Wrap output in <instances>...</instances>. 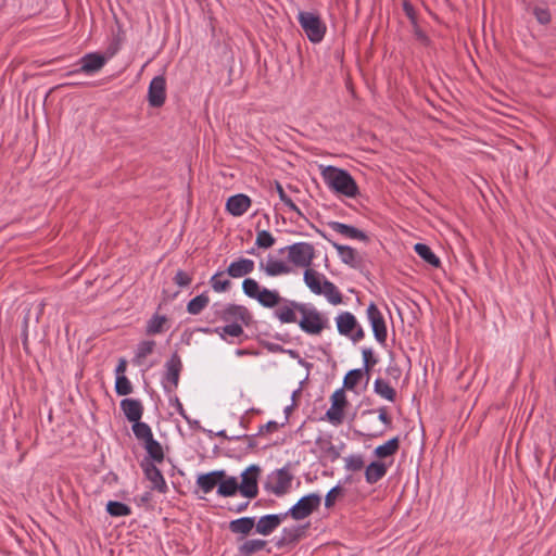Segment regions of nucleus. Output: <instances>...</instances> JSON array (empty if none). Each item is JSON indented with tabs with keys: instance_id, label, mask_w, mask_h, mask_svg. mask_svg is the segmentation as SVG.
Instances as JSON below:
<instances>
[{
	"instance_id": "obj_1",
	"label": "nucleus",
	"mask_w": 556,
	"mask_h": 556,
	"mask_svg": "<svg viewBox=\"0 0 556 556\" xmlns=\"http://www.w3.org/2000/svg\"><path fill=\"white\" fill-rule=\"evenodd\" d=\"M320 174L324 182L333 192L348 198L358 194L357 184L348 170L329 165L323 167Z\"/></svg>"
},
{
	"instance_id": "obj_2",
	"label": "nucleus",
	"mask_w": 556,
	"mask_h": 556,
	"mask_svg": "<svg viewBox=\"0 0 556 556\" xmlns=\"http://www.w3.org/2000/svg\"><path fill=\"white\" fill-rule=\"evenodd\" d=\"M243 293L265 308H275L280 304L282 296L276 289L262 288L253 278H245L242 282Z\"/></svg>"
},
{
	"instance_id": "obj_3",
	"label": "nucleus",
	"mask_w": 556,
	"mask_h": 556,
	"mask_svg": "<svg viewBox=\"0 0 556 556\" xmlns=\"http://www.w3.org/2000/svg\"><path fill=\"white\" fill-rule=\"evenodd\" d=\"M300 315L298 325L308 336H319L324 330L330 328L329 318L311 304L305 303V308Z\"/></svg>"
},
{
	"instance_id": "obj_4",
	"label": "nucleus",
	"mask_w": 556,
	"mask_h": 556,
	"mask_svg": "<svg viewBox=\"0 0 556 556\" xmlns=\"http://www.w3.org/2000/svg\"><path fill=\"white\" fill-rule=\"evenodd\" d=\"M298 22L311 42L319 43L323 41L327 26L319 14L309 11H300L298 13Z\"/></svg>"
},
{
	"instance_id": "obj_5",
	"label": "nucleus",
	"mask_w": 556,
	"mask_h": 556,
	"mask_svg": "<svg viewBox=\"0 0 556 556\" xmlns=\"http://www.w3.org/2000/svg\"><path fill=\"white\" fill-rule=\"evenodd\" d=\"M280 253L288 252V261L296 267L308 268L315 256L313 244L308 242H296L281 248Z\"/></svg>"
},
{
	"instance_id": "obj_6",
	"label": "nucleus",
	"mask_w": 556,
	"mask_h": 556,
	"mask_svg": "<svg viewBox=\"0 0 556 556\" xmlns=\"http://www.w3.org/2000/svg\"><path fill=\"white\" fill-rule=\"evenodd\" d=\"M337 330L341 336L358 342L364 339L365 331L351 312H341L336 317Z\"/></svg>"
},
{
	"instance_id": "obj_7",
	"label": "nucleus",
	"mask_w": 556,
	"mask_h": 556,
	"mask_svg": "<svg viewBox=\"0 0 556 556\" xmlns=\"http://www.w3.org/2000/svg\"><path fill=\"white\" fill-rule=\"evenodd\" d=\"M321 504V496L317 493H309L302 496L293 506L286 513V517H291L294 520H302L311 516L319 508Z\"/></svg>"
},
{
	"instance_id": "obj_8",
	"label": "nucleus",
	"mask_w": 556,
	"mask_h": 556,
	"mask_svg": "<svg viewBox=\"0 0 556 556\" xmlns=\"http://www.w3.org/2000/svg\"><path fill=\"white\" fill-rule=\"evenodd\" d=\"M181 369L182 363L180 356L177 353L172 354V356L165 363V372L162 378V387L165 393H175V390L179 383Z\"/></svg>"
},
{
	"instance_id": "obj_9",
	"label": "nucleus",
	"mask_w": 556,
	"mask_h": 556,
	"mask_svg": "<svg viewBox=\"0 0 556 556\" xmlns=\"http://www.w3.org/2000/svg\"><path fill=\"white\" fill-rule=\"evenodd\" d=\"M292 480L291 464L288 463L268 476V489L277 496L283 495L291 488Z\"/></svg>"
},
{
	"instance_id": "obj_10",
	"label": "nucleus",
	"mask_w": 556,
	"mask_h": 556,
	"mask_svg": "<svg viewBox=\"0 0 556 556\" xmlns=\"http://www.w3.org/2000/svg\"><path fill=\"white\" fill-rule=\"evenodd\" d=\"M366 317L370 324L374 338L379 344L384 345L388 337L387 325L381 311L374 302H370L367 306Z\"/></svg>"
},
{
	"instance_id": "obj_11",
	"label": "nucleus",
	"mask_w": 556,
	"mask_h": 556,
	"mask_svg": "<svg viewBox=\"0 0 556 556\" xmlns=\"http://www.w3.org/2000/svg\"><path fill=\"white\" fill-rule=\"evenodd\" d=\"M303 308H305V303L282 298L280 304L275 307L273 315L281 324H294L298 323L296 314H301Z\"/></svg>"
},
{
	"instance_id": "obj_12",
	"label": "nucleus",
	"mask_w": 556,
	"mask_h": 556,
	"mask_svg": "<svg viewBox=\"0 0 556 556\" xmlns=\"http://www.w3.org/2000/svg\"><path fill=\"white\" fill-rule=\"evenodd\" d=\"M260 468L256 465H251L241 473V482L238 483L239 492L248 498H253L258 493V479Z\"/></svg>"
},
{
	"instance_id": "obj_13",
	"label": "nucleus",
	"mask_w": 556,
	"mask_h": 556,
	"mask_svg": "<svg viewBox=\"0 0 556 556\" xmlns=\"http://www.w3.org/2000/svg\"><path fill=\"white\" fill-rule=\"evenodd\" d=\"M346 396L343 389H338L331 395V407L326 412L327 420L333 426H339L343 422V408L346 405Z\"/></svg>"
},
{
	"instance_id": "obj_14",
	"label": "nucleus",
	"mask_w": 556,
	"mask_h": 556,
	"mask_svg": "<svg viewBox=\"0 0 556 556\" xmlns=\"http://www.w3.org/2000/svg\"><path fill=\"white\" fill-rule=\"evenodd\" d=\"M166 100V80L160 75L152 78L148 88V102L152 108H161Z\"/></svg>"
},
{
	"instance_id": "obj_15",
	"label": "nucleus",
	"mask_w": 556,
	"mask_h": 556,
	"mask_svg": "<svg viewBox=\"0 0 556 556\" xmlns=\"http://www.w3.org/2000/svg\"><path fill=\"white\" fill-rule=\"evenodd\" d=\"M108 58L97 52H90L85 54L80 60V67L75 73H84L86 75H93L101 71L106 64Z\"/></svg>"
},
{
	"instance_id": "obj_16",
	"label": "nucleus",
	"mask_w": 556,
	"mask_h": 556,
	"mask_svg": "<svg viewBox=\"0 0 556 556\" xmlns=\"http://www.w3.org/2000/svg\"><path fill=\"white\" fill-rule=\"evenodd\" d=\"M141 467H142L146 478L151 482L152 490H155L163 494L168 491L166 481H165L161 470L155 466V464L148 463L147 459H144L141 463Z\"/></svg>"
},
{
	"instance_id": "obj_17",
	"label": "nucleus",
	"mask_w": 556,
	"mask_h": 556,
	"mask_svg": "<svg viewBox=\"0 0 556 556\" xmlns=\"http://www.w3.org/2000/svg\"><path fill=\"white\" fill-rule=\"evenodd\" d=\"M222 319L227 323H241L248 326L252 320V316L245 306L238 304H228L223 309Z\"/></svg>"
},
{
	"instance_id": "obj_18",
	"label": "nucleus",
	"mask_w": 556,
	"mask_h": 556,
	"mask_svg": "<svg viewBox=\"0 0 556 556\" xmlns=\"http://www.w3.org/2000/svg\"><path fill=\"white\" fill-rule=\"evenodd\" d=\"M286 518L285 513L264 515L255 520V532L264 536L270 535Z\"/></svg>"
},
{
	"instance_id": "obj_19",
	"label": "nucleus",
	"mask_w": 556,
	"mask_h": 556,
	"mask_svg": "<svg viewBox=\"0 0 556 556\" xmlns=\"http://www.w3.org/2000/svg\"><path fill=\"white\" fill-rule=\"evenodd\" d=\"M258 269L264 271L268 277L288 275L292 271V267L288 263L277 260L271 255L267 257L266 262H260Z\"/></svg>"
},
{
	"instance_id": "obj_20",
	"label": "nucleus",
	"mask_w": 556,
	"mask_h": 556,
	"mask_svg": "<svg viewBox=\"0 0 556 556\" xmlns=\"http://www.w3.org/2000/svg\"><path fill=\"white\" fill-rule=\"evenodd\" d=\"M255 517H241L229 521V531L237 535V542H241L248 538L251 531L255 528Z\"/></svg>"
},
{
	"instance_id": "obj_21",
	"label": "nucleus",
	"mask_w": 556,
	"mask_h": 556,
	"mask_svg": "<svg viewBox=\"0 0 556 556\" xmlns=\"http://www.w3.org/2000/svg\"><path fill=\"white\" fill-rule=\"evenodd\" d=\"M324 237L330 242L326 236ZM331 244L337 250L338 256L342 263L351 268H358L361 266L362 258L355 249L350 245H343L332 241Z\"/></svg>"
},
{
	"instance_id": "obj_22",
	"label": "nucleus",
	"mask_w": 556,
	"mask_h": 556,
	"mask_svg": "<svg viewBox=\"0 0 556 556\" xmlns=\"http://www.w3.org/2000/svg\"><path fill=\"white\" fill-rule=\"evenodd\" d=\"M251 206V199L243 193L231 195L226 202V210L232 216H242Z\"/></svg>"
},
{
	"instance_id": "obj_23",
	"label": "nucleus",
	"mask_w": 556,
	"mask_h": 556,
	"mask_svg": "<svg viewBox=\"0 0 556 556\" xmlns=\"http://www.w3.org/2000/svg\"><path fill=\"white\" fill-rule=\"evenodd\" d=\"M328 227L334 232L348 239H354L359 241L368 240V236L363 230L341 222H329Z\"/></svg>"
},
{
	"instance_id": "obj_24",
	"label": "nucleus",
	"mask_w": 556,
	"mask_h": 556,
	"mask_svg": "<svg viewBox=\"0 0 556 556\" xmlns=\"http://www.w3.org/2000/svg\"><path fill=\"white\" fill-rule=\"evenodd\" d=\"M267 549V541L263 539H245L239 542L236 556H254Z\"/></svg>"
},
{
	"instance_id": "obj_25",
	"label": "nucleus",
	"mask_w": 556,
	"mask_h": 556,
	"mask_svg": "<svg viewBox=\"0 0 556 556\" xmlns=\"http://www.w3.org/2000/svg\"><path fill=\"white\" fill-rule=\"evenodd\" d=\"M121 409L130 422L141 420L142 418L143 405L140 400L126 397L121 401Z\"/></svg>"
},
{
	"instance_id": "obj_26",
	"label": "nucleus",
	"mask_w": 556,
	"mask_h": 556,
	"mask_svg": "<svg viewBox=\"0 0 556 556\" xmlns=\"http://www.w3.org/2000/svg\"><path fill=\"white\" fill-rule=\"evenodd\" d=\"M315 445L320 452L323 457L328 458L331 462L337 460L341 455V450L344 444L342 443L340 446H337L332 443L331 438H318L315 441Z\"/></svg>"
},
{
	"instance_id": "obj_27",
	"label": "nucleus",
	"mask_w": 556,
	"mask_h": 556,
	"mask_svg": "<svg viewBox=\"0 0 556 556\" xmlns=\"http://www.w3.org/2000/svg\"><path fill=\"white\" fill-rule=\"evenodd\" d=\"M255 264L253 260L241 257L229 264L226 273L231 278H241L254 270Z\"/></svg>"
},
{
	"instance_id": "obj_28",
	"label": "nucleus",
	"mask_w": 556,
	"mask_h": 556,
	"mask_svg": "<svg viewBox=\"0 0 556 556\" xmlns=\"http://www.w3.org/2000/svg\"><path fill=\"white\" fill-rule=\"evenodd\" d=\"M224 477V470H215L208 473L200 475L198 477L197 484L203 491V493L207 494L213 491L216 485H218L219 480Z\"/></svg>"
},
{
	"instance_id": "obj_29",
	"label": "nucleus",
	"mask_w": 556,
	"mask_h": 556,
	"mask_svg": "<svg viewBox=\"0 0 556 556\" xmlns=\"http://www.w3.org/2000/svg\"><path fill=\"white\" fill-rule=\"evenodd\" d=\"M324 279H326L324 275H321L318 271L311 269V268H306L304 271V275H303V280H304L306 287L314 294H317V295H320L323 292L321 288H323Z\"/></svg>"
},
{
	"instance_id": "obj_30",
	"label": "nucleus",
	"mask_w": 556,
	"mask_h": 556,
	"mask_svg": "<svg viewBox=\"0 0 556 556\" xmlns=\"http://www.w3.org/2000/svg\"><path fill=\"white\" fill-rule=\"evenodd\" d=\"M388 471L386 464L381 462H371L365 468V480L368 484H375L381 480Z\"/></svg>"
},
{
	"instance_id": "obj_31",
	"label": "nucleus",
	"mask_w": 556,
	"mask_h": 556,
	"mask_svg": "<svg viewBox=\"0 0 556 556\" xmlns=\"http://www.w3.org/2000/svg\"><path fill=\"white\" fill-rule=\"evenodd\" d=\"M143 446L147 451V457L144 459H147L148 463L160 464L164 460L163 447L154 437L143 443Z\"/></svg>"
},
{
	"instance_id": "obj_32",
	"label": "nucleus",
	"mask_w": 556,
	"mask_h": 556,
	"mask_svg": "<svg viewBox=\"0 0 556 556\" xmlns=\"http://www.w3.org/2000/svg\"><path fill=\"white\" fill-rule=\"evenodd\" d=\"M305 532L303 526H290L285 527L280 532V539L278 545H287L298 542Z\"/></svg>"
},
{
	"instance_id": "obj_33",
	"label": "nucleus",
	"mask_w": 556,
	"mask_h": 556,
	"mask_svg": "<svg viewBox=\"0 0 556 556\" xmlns=\"http://www.w3.org/2000/svg\"><path fill=\"white\" fill-rule=\"evenodd\" d=\"M167 324V317L160 314H154L147 321L146 325V333L149 336L159 334L165 331V326Z\"/></svg>"
},
{
	"instance_id": "obj_34",
	"label": "nucleus",
	"mask_w": 556,
	"mask_h": 556,
	"mask_svg": "<svg viewBox=\"0 0 556 556\" xmlns=\"http://www.w3.org/2000/svg\"><path fill=\"white\" fill-rule=\"evenodd\" d=\"M374 391L380 397L393 402L396 396L395 390L389 384L388 381L377 378L374 382Z\"/></svg>"
},
{
	"instance_id": "obj_35",
	"label": "nucleus",
	"mask_w": 556,
	"mask_h": 556,
	"mask_svg": "<svg viewBox=\"0 0 556 556\" xmlns=\"http://www.w3.org/2000/svg\"><path fill=\"white\" fill-rule=\"evenodd\" d=\"M321 289V294L326 296L330 304L338 305L342 302V294L333 282L328 279H324Z\"/></svg>"
},
{
	"instance_id": "obj_36",
	"label": "nucleus",
	"mask_w": 556,
	"mask_h": 556,
	"mask_svg": "<svg viewBox=\"0 0 556 556\" xmlns=\"http://www.w3.org/2000/svg\"><path fill=\"white\" fill-rule=\"evenodd\" d=\"M400 447L399 438H392L388 440L386 443L377 446L374 451L375 455L379 458H386L394 455Z\"/></svg>"
},
{
	"instance_id": "obj_37",
	"label": "nucleus",
	"mask_w": 556,
	"mask_h": 556,
	"mask_svg": "<svg viewBox=\"0 0 556 556\" xmlns=\"http://www.w3.org/2000/svg\"><path fill=\"white\" fill-rule=\"evenodd\" d=\"M414 250L417 253V255L429 265L434 267H438L440 265V258L432 252L429 245L425 243H416Z\"/></svg>"
},
{
	"instance_id": "obj_38",
	"label": "nucleus",
	"mask_w": 556,
	"mask_h": 556,
	"mask_svg": "<svg viewBox=\"0 0 556 556\" xmlns=\"http://www.w3.org/2000/svg\"><path fill=\"white\" fill-rule=\"evenodd\" d=\"M239 491L238 480L236 477H229L225 480H219L217 494L220 496H232Z\"/></svg>"
},
{
	"instance_id": "obj_39",
	"label": "nucleus",
	"mask_w": 556,
	"mask_h": 556,
	"mask_svg": "<svg viewBox=\"0 0 556 556\" xmlns=\"http://www.w3.org/2000/svg\"><path fill=\"white\" fill-rule=\"evenodd\" d=\"M208 302L210 298L205 293H201L188 302L187 312L191 315H198L207 306Z\"/></svg>"
},
{
	"instance_id": "obj_40",
	"label": "nucleus",
	"mask_w": 556,
	"mask_h": 556,
	"mask_svg": "<svg viewBox=\"0 0 556 556\" xmlns=\"http://www.w3.org/2000/svg\"><path fill=\"white\" fill-rule=\"evenodd\" d=\"M131 428L137 440L141 441L142 443H146L148 440L153 438L151 427L146 422L140 420L134 421Z\"/></svg>"
},
{
	"instance_id": "obj_41",
	"label": "nucleus",
	"mask_w": 556,
	"mask_h": 556,
	"mask_svg": "<svg viewBox=\"0 0 556 556\" xmlns=\"http://www.w3.org/2000/svg\"><path fill=\"white\" fill-rule=\"evenodd\" d=\"M106 511L112 517H126L131 514V508L125 503L110 501L106 504Z\"/></svg>"
},
{
	"instance_id": "obj_42",
	"label": "nucleus",
	"mask_w": 556,
	"mask_h": 556,
	"mask_svg": "<svg viewBox=\"0 0 556 556\" xmlns=\"http://www.w3.org/2000/svg\"><path fill=\"white\" fill-rule=\"evenodd\" d=\"M366 376L362 368L351 369L344 377L343 388L353 390Z\"/></svg>"
},
{
	"instance_id": "obj_43",
	"label": "nucleus",
	"mask_w": 556,
	"mask_h": 556,
	"mask_svg": "<svg viewBox=\"0 0 556 556\" xmlns=\"http://www.w3.org/2000/svg\"><path fill=\"white\" fill-rule=\"evenodd\" d=\"M365 459L362 454H351L344 457V469L346 471L356 472L364 468Z\"/></svg>"
},
{
	"instance_id": "obj_44",
	"label": "nucleus",
	"mask_w": 556,
	"mask_h": 556,
	"mask_svg": "<svg viewBox=\"0 0 556 556\" xmlns=\"http://www.w3.org/2000/svg\"><path fill=\"white\" fill-rule=\"evenodd\" d=\"M224 275H225V271L220 270V271L215 273L211 277L210 283H211L212 289L215 292H218V293L225 292L230 288V280L224 279L223 278Z\"/></svg>"
},
{
	"instance_id": "obj_45",
	"label": "nucleus",
	"mask_w": 556,
	"mask_h": 556,
	"mask_svg": "<svg viewBox=\"0 0 556 556\" xmlns=\"http://www.w3.org/2000/svg\"><path fill=\"white\" fill-rule=\"evenodd\" d=\"M215 331L220 336L222 339L225 340L226 336L240 337L243 333V328L241 324L229 323L228 325L222 328H216Z\"/></svg>"
},
{
	"instance_id": "obj_46",
	"label": "nucleus",
	"mask_w": 556,
	"mask_h": 556,
	"mask_svg": "<svg viewBox=\"0 0 556 556\" xmlns=\"http://www.w3.org/2000/svg\"><path fill=\"white\" fill-rule=\"evenodd\" d=\"M274 236L267 230H260L256 233L255 245L261 249H269L275 244Z\"/></svg>"
},
{
	"instance_id": "obj_47",
	"label": "nucleus",
	"mask_w": 556,
	"mask_h": 556,
	"mask_svg": "<svg viewBox=\"0 0 556 556\" xmlns=\"http://www.w3.org/2000/svg\"><path fill=\"white\" fill-rule=\"evenodd\" d=\"M363 355V367L362 369L366 374V380L369 379V370L371 367H374L377 364V358L372 356V350L370 348H363L362 350Z\"/></svg>"
},
{
	"instance_id": "obj_48",
	"label": "nucleus",
	"mask_w": 556,
	"mask_h": 556,
	"mask_svg": "<svg viewBox=\"0 0 556 556\" xmlns=\"http://www.w3.org/2000/svg\"><path fill=\"white\" fill-rule=\"evenodd\" d=\"M155 346V342L152 340H144L138 343L135 356L137 359H143L150 355Z\"/></svg>"
},
{
	"instance_id": "obj_49",
	"label": "nucleus",
	"mask_w": 556,
	"mask_h": 556,
	"mask_svg": "<svg viewBox=\"0 0 556 556\" xmlns=\"http://www.w3.org/2000/svg\"><path fill=\"white\" fill-rule=\"evenodd\" d=\"M115 392L118 395H128L132 392V386L126 376H119L115 379Z\"/></svg>"
},
{
	"instance_id": "obj_50",
	"label": "nucleus",
	"mask_w": 556,
	"mask_h": 556,
	"mask_svg": "<svg viewBox=\"0 0 556 556\" xmlns=\"http://www.w3.org/2000/svg\"><path fill=\"white\" fill-rule=\"evenodd\" d=\"M533 15L535 16L536 21L542 24L546 25L551 22V12L545 7H535L533 9Z\"/></svg>"
},
{
	"instance_id": "obj_51",
	"label": "nucleus",
	"mask_w": 556,
	"mask_h": 556,
	"mask_svg": "<svg viewBox=\"0 0 556 556\" xmlns=\"http://www.w3.org/2000/svg\"><path fill=\"white\" fill-rule=\"evenodd\" d=\"M174 281L177 286L184 288V287H188L191 283L192 278L188 273L180 269V270H177V273L174 277Z\"/></svg>"
},
{
	"instance_id": "obj_52",
	"label": "nucleus",
	"mask_w": 556,
	"mask_h": 556,
	"mask_svg": "<svg viewBox=\"0 0 556 556\" xmlns=\"http://www.w3.org/2000/svg\"><path fill=\"white\" fill-rule=\"evenodd\" d=\"M341 489L339 485L333 486L328 491L325 497V506L327 508L331 507L336 503L337 495L340 493Z\"/></svg>"
},
{
	"instance_id": "obj_53",
	"label": "nucleus",
	"mask_w": 556,
	"mask_h": 556,
	"mask_svg": "<svg viewBox=\"0 0 556 556\" xmlns=\"http://www.w3.org/2000/svg\"><path fill=\"white\" fill-rule=\"evenodd\" d=\"M169 395V404L172 406H175L177 413L184 417L185 419H188L187 418V415H186V410L181 404V402L179 401V399L173 393V394H168Z\"/></svg>"
},
{
	"instance_id": "obj_54",
	"label": "nucleus",
	"mask_w": 556,
	"mask_h": 556,
	"mask_svg": "<svg viewBox=\"0 0 556 556\" xmlns=\"http://www.w3.org/2000/svg\"><path fill=\"white\" fill-rule=\"evenodd\" d=\"M279 428L278 422L275 420H269L267 424L262 425L258 429V433H263L264 431L273 432L276 431Z\"/></svg>"
},
{
	"instance_id": "obj_55",
	"label": "nucleus",
	"mask_w": 556,
	"mask_h": 556,
	"mask_svg": "<svg viewBox=\"0 0 556 556\" xmlns=\"http://www.w3.org/2000/svg\"><path fill=\"white\" fill-rule=\"evenodd\" d=\"M276 190H277V193H278V195H279L280 201H281L283 204H286L288 201H290V200H291V198H289V197L286 194V192H285V190H283L282 186H281L279 182H276Z\"/></svg>"
},
{
	"instance_id": "obj_56",
	"label": "nucleus",
	"mask_w": 556,
	"mask_h": 556,
	"mask_svg": "<svg viewBox=\"0 0 556 556\" xmlns=\"http://www.w3.org/2000/svg\"><path fill=\"white\" fill-rule=\"evenodd\" d=\"M126 366H127V362L124 358L119 359V362L115 368L116 377L125 376Z\"/></svg>"
},
{
	"instance_id": "obj_57",
	"label": "nucleus",
	"mask_w": 556,
	"mask_h": 556,
	"mask_svg": "<svg viewBox=\"0 0 556 556\" xmlns=\"http://www.w3.org/2000/svg\"><path fill=\"white\" fill-rule=\"evenodd\" d=\"M378 419L384 424L386 426H389L391 424V419L389 418V416L387 415V410L384 407H381L378 409Z\"/></svg>"
},
{
	"instance_id": "obj_58",
	"label": "nucleus",
	"mask_w": 556,
	"mask_h": 556,
	"mask_svg": "<svg viewBox=\"0 0 556 556\" xmlns=\"http://www.w3.org/2000/svg\"><path fill=\"white\" fill-rule=\"evenodd\" d=\"M290 211L294 212L298 216L300 217H304L303 213L301 212V210L299 208V206L292 201H288L286 204H285Z\"/></svg>"
},
{
	"instance_id": "obj_59",
	"label": "nucleus",
	"mask_w": 556,
	"mask_h": 556,
	"mask_svg": "<svg viewBox=\"0 0 556 556\" xmlns=\"http://www.w3.org/2000/svg\"><path fill=\"white\" fill-rule=\"evenodd\" d=\"M248 506H249V502L247 501V502H242V503L236 505L235 507H230L229 509L231 511L238 514V513L244 511L248 508Z\"/></svg>"
},
{
	"instance_id": "obj_60",
	"label": "nucleus",
	"mask_w": 556,
	"mask_h": 556,
	"mask_svg": "<svg viewBox=\"0 0 556 556\" xmlns=\"http://www.w3.org/2000/svg\"><path fill=\"white\" fill-rule=\"evenodd\" d=\"M292 407H293V404H291V405H289V406H287V407L285 408V410H283V412H285V414H286V419H288V415H289V414H290V412L292 410Z\"/></svg>"
},
{
	"instance_id": "obj_61",
	"label": "nucleus",
	"mask_w": 556,
	"mask_h": 556,
	"mask_svg": "<svg viewBox=\"0 0 556 556\" xmlns=\"http://www.w3.org/2000/svg\"><path fill=\"white\" fill-rule=\"evenodd\" d=\"M404 9L408 15H410L412 7L408 3H404Z\"/></svg>"
},
{
	"instance_id": "obj_62",
	"label": "nucleus",
	"mask_w": 556,
	"mask_h": 556,
	"mask_svg": "<svg viewBox=\"0 0 556 556\" xmlns=\"http://www.w3.org/2000/svg\"><path fill=\"white\" fill-rule=\"evenodd\" d=\"M236 353H237V355H244V354H247V351H244V350H237Z\"/></svg>"
},
{
	"instance_id": "obj_63",
	"label": "nucleus",
	"mask_w": 556,
	"mask_h": 556,
	"mask_svg": "<svg viewBox=\"0 0 556 556\" xmlns=\"http://www.w3.org/2000/svg\"><path fill=\"white\" fill-rule=\"evenodd\" d=\"M248 253L251 254V255H255V249L252 248L251 250L248 251Z\"/></svg>"
},
{
	"instance_id": "obj_64",
	"label": "nucleus",
	"mask_w": 556,
	"mask_h": 556,
	"mask_svg": "<svg viewBox=\"0 0 556 556\" xmlns=\"http://www.w3.org/2000/svg\"><path fill=\"white\" fill-rule=\"evenodd\" d=\"M372 413H374L372 409H367V410L364 412V414H372Z\"/></svg>"
}]
</instances>
